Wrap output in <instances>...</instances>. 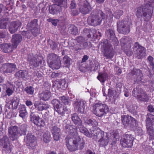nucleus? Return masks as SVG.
<instances>
[{
	"mask_svg": "<svg viewBox=\"0 0 154 154\" xmlns=\"http://www.w3.org/2000/svg\"><path fill=\"white\" fill-rule=\"evenodd\" d=\"M63 129L68 134L65 141L68 149L71 151H75L79 148L82 149L84 147L85 141L81 140L75 126L66 124H63Z\"/></svg>",
	"mask_w": 154,
	"mask_h": 154,
	"instance_id": "1",
	"label": "nucleus"
},
{
	"mask_svg": "<svg viewBox=\"0 0 154 154\" xmlns=\"http://www.w3.org/2000/svg\"><path fill=\"white\" fill-rule=\"evenodd\" d=\"M147 2L149 3L145 4L142 7L138 8L137 11V17H143L146 21L151 18L154 7V0H147Z\"/></svg>",
	"mask_w": 154,
	"mask_h": 154,
	"instance_id": "2",
	"label": "nucleus"
},
{
	"mask_svg": "<svg viewBox=\"0 0 154 154\" xmlns=\"http://www.w3.org/2000/svg\"><path fill=\"white\" fill-rule=\"evenodd\" d=\"M27 127L25 124L20 125L18 128L16 126L8 128L9 136L12 141L17 140L20 136L25 135L27 131Z\"/></svg>",
	"mask_w": 154,
	"mask_h": 154,
	"instance_id": "3",
	"label": "nucleus"
},
{
	"mask_svg": "<svg viewBox=\"0 0 154 154\" xmlns=\"http://www.w3.org/2000/svg\"><path fill=\"white\" fill-rule=\"evenodd\" d=\"M104 13L100 10H95L92 12L88 19L89 24L92 26L100 25L105 17Z\"/></svg>",
	"mask_w": 154,
	"mask_h": 154,
	"instance_id": "4",
	"label": "nucleus"
},
{
	"mask_svg": "<svg viewBox=\"0 0 154 154\" xmlns=\"http://www.w3.org/2000/svg\"><path fill=\"white\" fill-rule=\"evenodd\" d=\"M75 40L78 43L73 45L71 47V49L74 51L85 49H89L92 47V45L90 42H88L87 39L82 36L77 37Z\"/></svg>",
	"mask_w": 154,
	"mask_h": 154,
	"instance_id": "5",
	"label": "nucleus"
},
{
	"mask_svg": "<svg viewBox=\"0 0 154 154\" xmlns=\"http://www.w3.org/2000/svg\"><path fill=\"white\" fill-rule=\"evenodd\" d=\"M101 51L103 52V56L106 59H112L114 54L111 44L107 40H105L101 42Z\"/></svg>",
	"mask_w": 154,
	"mask_h": 154,
	"instance_id": "6",
	"label": "nucleus"
},
{
	"mask_svg": "<svg viewBox=\"0 0 154 154\" xmlns=\"http://www.w3.org/2000/svg\"><path fill=\"white\" fill-rule=\"evenodd\" d=\"M121 120L122 123L125 128H133L138 125L137 120L128 115L121 116Z\"/></svg>",
	"mask_w": 154,
	"mask_h": 154,
	"instance_id": "7",
	"label": "nucleus"
},
{
	"mask_svg": "<svg viewBox=\"0 0 154 154\" xmlns=\"http://www.w3.org/2000/svg\"><path fill=\"white\" fill-rule=\"evenodd\" d=\"M131 24L130 21H119L117 22V30L119 33L126 34L130 31V26Z\"/></svg>",
	"mask_w": 154,
	"mask_h": 154,
	"instance_id": "8",
	"label": "nucleus"
},
{
	"mask_svg": "<svg viewBox=\"0 0 154 154\" xmlns=\"http://www.w3.org/2000/svg\"><path fill=\"white\" fill-rule=\"evenodd\" d=\"M0 146L2 147V151L6 153H10L11 151L13 146L8 136H4L0 139Z\"/></svg>",
	"mask_w": 154,
	"mask_h": 154,
	"instance_id": "9",
	"label": "nucleus"
},
{
	"mask_svg": "<svg viewBox=\"0 0 154 154\" xmlns=\"http://www.w3.org/2000/svg\"><path fill=\"white\" fill-rule=\"evenodd\" d=\"M95 106V109L94 110L93 113L99 117H101L106 114L109 110L108 106L101 103H97Z\"/></svg>",
	"mask_w": 154,
	"mask_h": 154,
	"instance_id": "10",
	"label": "nucleus"
},
{
	"mask_svg": "<svg viewBox=\"0 0 154 154\" xmlns=\"http://www.w3.org/2000/svg\"><path fill=\"white\" fill-rule=\"evenodd\" d=\"M132 92L133 95L140 101L147 102L149 100L147 94L139 87L134 88Z\"/></svg>",
	"mask_w": 154,
	"mask_h": 154,
	"instance_id": "11",
	"label": "nucleus"
},
{
	"mask_svg": "<svg viewBox=\"0 0 154 154\" xmlns=\"http://www.w3.org/2000/svg\"><path fill=\"white\" fill-rule=\"evenodd\" d=\"M78 5L79 11L82 14H88L92 10L91 6L86 0H79Z\"/></svg>",
	"mask_w": 154,
	"mask_h": 154,
	"instance_id": "12",
	"label": "nucleus"
},
{
	"mask_svg": "<svg viewBox=\"0 0 154 154\" xmlns=\"http://www.w3.org/2000/svg\"><path fill=\"white\" fill-rule=\"evenodd\" d=\"M73 105L74 109L77 110L78 113L83 114L85 112V108L86 106V102L83 100L74 99Z\"/></svg>",
	"mask_w": 154,
	"mask_h": 154,
	"instance_id": "13",
	"label": "nucleus"
},
{
	"mask_svg": "<svg viewBox=\"0 0 154 154\" xmlns=\"http://www.w3.org/2000/svg\"><path fill=\"white\" fill-rule=\"evenodd\" d=\"M27 61L30 66L35 67H38L42 61L45 62L42 57L37 54L32 56L30 55L28 57Z\"/></svg>",
	"mask_w": 154,
	"mask_h": 154,
	"instance_id": "14",
	"label": "nucleus"
},
{
	"mask_svg": "<svg viewBox=\"0 0 154 154\" xmlns=\"http://www.w3.org/2000/svg\"><path fill=\"white\" fill-rule=\"evenodd\" d=\"M54 110L59 114L62 115L68 111V109L65 106H63L60 101L56 99L52 100L51 102Z\"/></svg>",
	"mask_w": 154,
	"mask_h": 154,
	"instance_id": "15",
	"label": "nucleus"
},
{
	"mask_svg": "<svg viewBox=\"0 0 154 154\" xmlns=\"http://www.w3.org/2000/svg\"><path fill=\"white\" fill-rule=\"evenodd\" d=\"M133 49L135 56L138 59H141L144 56L145 52V48L140 45L137 42L135 43Z\"/></svg>",
	"mask_w": 154,
	"mask_h": 154,
	"instance_id": "16",
	"label": "nucleus"
},
{
	"mask_svg": "<svg viewBox=\"0 0 154 154\" xmlns=\"http://www.w3.org/2000/svg\"><path fill=\"white\" fill-rule=\"evenodd\" d=\"M134 137L131 134L124 135L120 140V143L123 147H131L133 144Z\"/></svg>",
	"mask_w": 154,
	"mask_h": 154,
	"instance_id": "17",
	"label": "nucleus"
},
{
	"mask_svg": "<svg viewBox=\"0 0 154 154\" xmlns=\"http://www.w3.org/2000/svg\"><path fill=\"white\" fill-rule=\"evenodd\" d=\"M97 136L98 139H100L98 142L101 146H105L108 144L109 139L106 133L100 131Z\"/></svg>",
	"mask_w": 154,
	"mask_h": 154,
	"instance_id": "18",
	"label": "nucleus"
},
{
	"mask_svg": "<svg viewBox=\"0 0 154 154\" xmlns=\"http://www.w3.org/2000/svg\"><path fill=\"white\" fill-rule=\"evenodd\" d=\"M105 35L107 39L112 44L118 45V40L116 38L114 30L112 28L106 30L105 31Z\"/></svg>",
	"mask_w": 154,
	"mask_h": 154,
	"instance_id": "19",
	"label": "nucleus"
},
{
	"mask_svg": "<svg viewBox=\"0 0 154 154\" xmlns=\"http://www.w3.org/2000/svg\"><path fill=\"white\" fill-rule=\"evenodd\" d=\"M131 75L133 76L134 79V82L137 83H142L143 82L142 81L143 75L141 71L139 69H134L131 72Z\"/></svg>",
	"mask_w": 154,
	"mask_h": 154,
	"instance_id": "20",
	"label": "nucleus"
},
{
	"mask_svg": "<svg viewBox=\"0 0 154 154\" xmlns=\"http://www.w3.org/2000/svg\"><path fill=\"white\" fill-rule=\"evenodd\" d=\"M27 145L30 149H34L35 148L36 145V138L32 133H28L26 136Z\"/></svg>",
	"mask_w": 154,
	"mask_h": 154,
	"instance_id": "21",
	"label": "nucleus"
},
{
	"mask_svg": "<svg viewBox=\"0 0 154 154\" xmlns=\"http://www.w3.org/2000/svg\"><path fill=\"white\" fill-rule=\"evenodd\" d=\"M21 22L19 21H14L11 22L9 26V30L10 32L13 34L17 31L21 27Z\"/></svg>",
	"mask_w": 154,
	"mask_h": 154,
	"instance_id": "22",
	"label": "nucleus"
},
{
	"mask_svg": "<svg viewBox=\"0 0 154 154\" xmlns=\"http://www.w3.org/2000/svg\"><path fill=\"white\" fill-rule=\"evenodd\" d=\"M51 131L53 134L54 140H58L60 136V129L56 126L52 125L51 129Z\"/></svg>",
	"mask_w": 154,
	"mask_h": 154,
	"instance_id": "23",
	"label": "nucleus"
},
{
	"mask_svg": "<svg viewBox=\"0 0 154 154\" xmlns=\"http://www.w3.org/2000/svg\"><path fill=\"white\" fill-rule=\"evenodd\" d=\"M51 97V93L48 90L42 92L39 94L38 97L41 100L46 101L48 100Z\"/></svg>",
	"mask_w": 154,
	"mask_h": 154,
	"instance_id": "24",
	"label": "nucleus"
},
{
	"mask_svg": "<svg viewBox=\"0 0 154 154\" xmlns=\"http://www.w3.org/2000/svg\"><path fill=\"white\" fill-rule=\"evenodd\" d=\"M146 122V128L147 132L149 136V138L150 140L154 139V129L152 125L148 122V121Z\"/></svg>",
	"mask_w": 154,
	"mask_h": 154,
	"instance_id": "25",
	"label": "nucleus"
},
{
	"mask_svg": "<svg viewBox=\"0 0 154 154\" xmlns=\"http://www.w3.org/2000/svg\"><path fill=\"white\" fill-rule=\"evenodd\" d=\"M22 36L19 34H16L13 35L12 37V42L14 44V47L16 48L17 45L22 40Z\"/></svg>",
	"mask_w": 154,
	"mask_h": 154,
	"instance_id": "26",
	"label": "nucleus"
},
{
	"mask_svg": "<svg viewBox=\"0 0 154 154\" xmlns=\"http://www.w3.org/2000/svg\"><path fill=\"white\" fill-rule=\"evenodd\" d=\"M16 68V65L14 63H8L5 66L4 72L11 73L14 71Z\"/></svg>",
	"mask_w": 154,
	"mask_h": 154,
	"instance_id": "27",
	"label": "nucleus"
},
{
	"mask_svg": "<svg viewBox=\"0 0 154 154\" xmlns=\"http://www.w3.org/2000/svg\"><path fill=\"white\" fill-rule=\"evenodd\" d=\"M62 8L55 4L49 7L50 13L53 14H57L61 11Z\"/></svg>",
	"mask_w": 154,
	"mask_h": 154,
	"instance_id": "28",
	"label": "nucleus"
},
{
	"mask_svg": "<svg viewBox=\"0 0 154 154\" xmlns=\"http://www.w3.org/2000/svg\"><path fill=\"white\" fill-rule=\"evenodd\" d=\"M35 108L39 111H42L44 110H46L49 108L48 104L42 103H37L34 104Z\"/></svg>",
	"mask_w": 154,
	"mask_h": 154,
	"instance_id": "29",
	"label": "nucleus"
},
{
	"mask_svg": "<svg viewBox=\"0 0 154 154\" xmlns=\"http://www.w3.org/2000/svg\"><path fill=\"white\" fill-rule=\"evenodd\" d=\"M59 59V57L54 53L49 54L47 57V63L48 64Z\"/></svg>",
	"mask_w": 154,
	"mask_h": 154,
	"instance_id": "30",
	"label": "nucleus"
},
{
	"mask_svg": "<svg viewBox=\"0 0 154 154\" xmlns=\"http://www.w3.org/2000/svg\"><path fill=\"white\" fill-rule=\"evenodd\" d=\"M20 112L19 116L23 119L27 114L26 106L24 105H20L18 109Z\"/></svg>",
	"mask_w": 154,
	"mask_h": 154,
	"instance_id": "31",
	"label": "nucleus"
},
{
	"mask_svg": "<svg viewBox=\"0 0 154 154\" xmlns=\"http://www.w3.org/2000/svg\"><path fill=\"white\" fill-rule=\"evenodd\" d=\"M109 75L106 72L99 73L97 77L101 83H103L108 78Z\"/></svg>",
	"mask_w": 154,
	"mask_h": 154,
	"instance_id": "32",
	"label": "nucleus"
},
{
	"mask_svg": "<svg viewBox=\"0 0 154 154\" xmlns=\"http://www.w3.org/2000/svg\"><path fill=\"white\" fill-rule=\"evenodd\" d=\"M84 124L85 125H88L92 127L96 126L98 125V122L93 119H89L87 120L84 119Z\"/></svg>",
	"mask_w": 154,
	"mask_h": 154,
	"instance_id": "33",
	"label": "nucleus"
},
{
	"mask_svg": "<svg viewBox=\"0 0 154 154\" xmlns=\"http://www.w3.org/2000/svg\"><path fill=\"white\" fill-rule=\"evenodd\" d=\"M0 48H1L2 51L5 53L9 52L11 51L12 50V47L10 43L1 44Z\"/></svg>",
	"mask_w": 154,
	"mask_h": 154,
	"instance_id": "34",
	"label": "nucleus"
},
{
	"mask_svg": "<svg viewBox=\"0 0 154 154\" xmlns=\"http://www.w3.org/2000/svg\"><path fill=\"white\" fill-rule=\"evenodd\" d=\"M71 118L72 121L75 125H82V121L76 113L72 114Z\"/></svg>",
	"mask_w": 154,
	"mask_h": 154,
	"instance_id": "35",
	"label": "nucleus"
},
{
	"mask_svg": "<svg viewBox=\"0 0 154 154\" xmlns=\"http://www.w3.org/2000/svg\"><path fill=\"white\" fill-rule=\"evenodd\" d=\"M49 66L53 69H58L60 67L61 62L59 60L48 64Z\"/></svg>",
	"mask_w": 154,
	"mask_h": 154,
	"instance_id": "36",
	"label": "nucleus"
},
{
	"mask_svg": "<svg viewBox=\"0 0 154 154\" xmlns=\"http://www.w3.org/2000/svg\"><path fill=\"white\" fill-rule=\"evenodd\" d=\"M37 24V20L34 19L31 20L30 23H28L27 25V28L30 30L36 28V26Z\"/></svg>",
	"mask_w": 154,
	"mask_h": 154,
	"instance_id": "37",
	"label": "nucleus"
},
{
	"mask_svg": "<svg viewBox=\"0 0 154 154\" xmlns=\"http://www.w3.org/2000/svg\"><path fill=\"white\" fill-rule=\"evenodd\" d=\"M26 74V71L20 70L15 73V75L16 78L19 79H24L25 78Z\"/></svg>",
	"mask_w": 154,
	"mask_h": 154,
	"instance_id": "38",
	"label": "nucleus"
},
{
	"mask_svg": "<svg viewBox=\"0 0 154 154\" xmlns=\"http://www.w3.org/2000/svg\"><path fill=\"white\" fill-rule=\"evenodd\" d=\"M51 137L50 132L46 131L43 136V140L44 142L46 143H49L51 140Z\"/></svg>",
	"mask_w": 154,
	"mask_h": 154,
	"instance_id": "39",
	"label": "nucleus"
},
{
	"mask_svg": "<svg viewBox=\"0 0 154 154\" xmlns=\"http://www.w3.org/2000/svg\"><path fill=\"white\" fill-rule=\"evenodd\" d=\"M56 84L57 85L58 88H62L63 90L65 89L67 87L66 81L63 79L57 81Z\"/></svg>",
	"mask_w": 154,
	"mask_h": 154,
	"instance_id": "40",
	"label": "nucleus"
},
{
	"mask_svg": "<svg viewBox=\"0 0 154 154\" xmlns=\"http://www.w3.org/2000/svg\"><path fill=\"white\" fill-rule=\"evenodd\" d=\"M19 98L17 97H14L11 100V104L14 109L17 108L19 102Z\"/></svg>",
	"mask_w": 154,
	"mask_h": 154,
	"instance_id": "41",
	"label": "nucleus"
},
{
	"mask_svg": "<svg viewBox=\"0 0 154 154\" xmlns=\"http://www.w3.org/2000/svg\"><path fill=\"white\" fill-rule=\"evenodd\" d=\"M68 29L69 32L72 34L75 35L78 33V30L77 27L74 25H71Z\"/></svg>",
	"mask_w": 154,
	"mask_h": 154,
	"instance_id": "42",
	"label": "nucleus"
},
{
	"mask_svg": "<svg viewBox=\"0 0 154 154\" xmlns=\"http://www.w3.org/2000/svg\"><path fill=\"white\" fill-rule=\"evenodd\" d=\"M80 132L83 133L85 135L88 137H91L93 135L91 134L88 130L85 127H82L80 128L79 129Z\"/></svg>",
	"mask_w": 154,
	"mask_h": 154,
	"instance_id": "43",
	"label": "nucleus"
},
{
	"mask_svg": "<svg viewBox=\"0 0 154 154\" xmlns=\"http://www.w3.org/2000/svg\"><path fill=\"white\" fill-rule=\"evenodd\" d=\"M55 4L60 6L62 8H65L66 3L65 0H54Z\"/></svg>",
	"mask_w": 154,
	"mask_h": 154,
	"instance_id": "44",
	"label": "nucleus"
},
{
	"mask_svg": "<svg viewBox=\"0 0 154 154\" xmlns=\"http://www.w3.org/2000/svg\"><path fill=\"white\" fill-rule=\"evenodd\" d=\"M148 120L149 123L154 125V115L150 113L146 115V118L145 120L146 122H147V121Z\"/></svg>",
	"mask_w": 154,
	"mask_h": 154,
	"instance_id": "45",
	"label": "nucleus"
},
{
	"mask_svg": "<svg viewBox=\"0 0 154 154\" xmlns=\"http://www.w3.org/2000/svg\"><path fill=\"white\" fill-rule=\"evenodd\" d=\"M108 91V95L110 99L111 100L114 99L116 94V91L112 89H109Z\"/></svg>",
	"mask_w": 154,
	"mask_h": 154,
	"instance_id": "46",
	"label": "nucleus"
},
{
	"mask_svg": "<svg viewBox=\"0 0 154 154\" xmlns=\"http://www.w3.org/2000/svg\"><path fill=\"white\" fill-rule=\"evenodd\" d=\"M127 107L130 112L134 113L136 112L137 107L135 105L131 103L127 105Z\"/></svg>",
	"mask_w": 154,
	"mask_h": 154,
	"instance_id": "47",
	"label": "nucleus"
},
{
	"mask_svg": "<svg viewBox=\"0 0 154 154\" xmlns=\"http://www.w3.org/2000/svg\"><path fill=\"white\" fill-rule=\"evenodd\" d=\"M123 13V11L122 10H117L113 14H112L111 15H110V18H112L113 15L115 18L119 19L120 18L121 16L122 15Z\"/></svg>",
	"mask_w": 154,
	"mask_h": 154,
	"instance_id": "48",
	"label": "nucleus"
},
{
	"mask_svg": "<svg viewBox=\"0 0 154 154\" xmlns=\"http://www.w3.org/2000/svg\"><path fill=\"white\" fill-rule=\"evenodd\" d=\"M48 45L50 46V48L53 50L56 49L57 48L58 44L51 40H48Z\"/></svg>",
	"mask_w": 154,
	"mask_h": 154,
	"instance_id": "49",
	"label": "nucleus"
},
{
	"mask_svg": "<svg viewBox=\"0 0 154 154\" xmlns=\"http://www.w3.org/2000/svg\"><path fill=\"white\" fill-rule=\"evenodd\" d=\"M30 116L31 121H32L35 124L40 118L38 116L36 115L32 112L31 113Z\"/></svg>",
	"mask_w": 154,
	"mask_h": 154,
	"instance_id": "50",
	"label": "nucleus"
},
{
	"mask_svg": "<svg viewBox=\"0 0 154 154\" xmlns=\"http://www.w3.org/2000/svg\"><path fill=\"white\" fill-rule=\"evenodd\" d=\"M8 18H3L0 21V29H6L7 24Z\"/></svg>",
	"mask_w": 154,
	"mask_h": 154,
	"instance_id": "51",
	"label": "nucleus"
},
{
	"mask_svg": "<svg viewBox=\"0 0 154 154\" xmlns=\"http://www.w3.org/2000/svg\"><path fill=\"white\" fill-rule=\"evenodd\" d=\"M92 32L91 30L89 29L85 28L84 29L83 34L84 35L86 36L88 38H90L91 37Z\"/></svg>",
	"mask_w": 154,
	"mask_h": 154,
	"instance_id": "52",
	"label": "nucleus"
},
{
	"mask_svg": "<svg viewBox=\"0 0 154 154\" xmlns=\"http://www.w3.org/2000/svg\"><path fill=\"white\" fill-rule=\"evenodd\" d=\"M24 90L27 94L32 95L34 93V88L32 86H28L25 88Z\"/></svg>",
	"mask_w": 154,
	"mask_h": 154,
	"instance_id": "53",
	"label": "nucleus"
},
{
	"mask_svg": "<svg viewBox=\"0 0 154 154\" xmlns=\"http://www.w3.org/2000/svg\"><path fill=\"white\" fill-rule=\"evenodd\" d=\"M129 39V38L125 36L122 38L120 40L121 46H125L128 43Z\"/></svg>",
	"mask_w": 154,
	"mask_h": 154,
	"instance_id": "54",
	"label": "nucleus"
},
{
	"mask_svg": "<svg viewBox=\"0 0 154 154\" xmlns=\"http://www.w3.org/2000/svg\"><path fill=\"white\" fill-rule=\"evenodd\" d=\"M35 125L38 127H43L45 125V122L44 120L40 118Z\"/></svg>",
	"mask_w": 154,
	"mask_h": 154,
	"instance_id": "55",
	"label": "nucleus"
},
{
	"mask_svg": "<svg viewBox=\"0 0 154 154\" xmlns=\"http://www.w3.org/2000/svg\"><path fill=\"white\" fill-rule=\"evenodd\" d=\"M32 34L31 30H28L27 31H23L22 32V34L26 38H29L31 36Z\"/></svg>",
	"mask_w": 154,
	"mask_h": 154,
	"instance_id": "56",
	"label": "nucleus"
},
{
	"mask_svg": "<svg viewBox=\"0 0 154 154\" xmlns=\"http://www.w3.org/2000/svg\"><path fill=\"white\" fill-rule=\"evenodd\" d=\"M48 21L51 22L52 24L54 26H56L57 23L59 21V20L57 19H54L53 18H49L47 19Z\"/></svg>",
	"mask_w": 154,
	"mask_h": 154,
	"instance_id": "57",
	"label": "nucleus"
},
{
	"mask_svg": "<svg viewBox=\"0 0 154 154\" xmlns=\"http://www.w3.org/2000/svg\"><path fill=\"white\" fill-rule=\"evenodd\" d=\"M31 32L32 34L35 37L37 36L39 33V31L37 28L31 30Z\"/></svg>",
	"mask_w": 154,
	"mask_h": 154,
	"instance_id": "58",
	"label": "nucleus"
},
{
	"mask_svg": "<svg viewBox=\"0 0 154 154\" xmlns=\"http://www.w3.org/2000/svg\"><path fill=\"white\" fill-rule=\"evenodd\" d=\"M64 63L67 65L69 64L70 61V58L67 56H65L63 58Z\"/></svg>",
	"mask_w": 154,
	"mask_h": 154,
	"instance_id": "59",
	"label": "nucleus"
},
{
	"mask_svg": "<svg viewBox=\"0 0 154 154\" xmlns=\"http://www.w3.org/2000/svg\"><path fill=\"white\" fill-rule=\"evenodd\" d=\"M13 87V85H11L10 87V88H8L6 90V93L8 95V96H10L13 93V91L12 90V89L11 88H12Z\"/></svg>",
	"mask_w": 154,
	"mask_h": 154,
	"instance_id": "60",
	"label": "nucleus"
},
{
	"mask_svg": "<svg viewBox=\"0 0 154 154\" xmlns=\"http://www.w3.org/2000/svg\"><path fill=\"white\" fill-rule=\"evenodd\" d=\"M147 59L149 62L150 65L153 67L154 66V64L153 62V57L151 56H150L148 57Z\"/></svg>",
	"mask_w": 154,
	"mask_h": 154,
	"instance_id": "61",
	"label": "nucleus"
},
{
	"mask_svg": "<svg viewBox=\"0 0 154 154\" xmlns=\"http://www.w3.org/2000/svg\"><path fill=\"white\" fill-rule=\"evenodd\" d=\"M62 102L65 104H66L69 103L68 99L65 97L63 96L61 97Z\"/></svg>",
	"mask_w": 154,
	"mask_h": 154,
	"instance_id": "62",
	"label": "nucleus"
},
{
	"mask_svg": "<svg viewBox=\"0 0 154 154\" xmlns=\"http://www.w3.org/2000/svg\"><path fill=\"white\" fill-rule=\"evenodd\" d=\"M65 29L66 27L64 26L61 27L60 29V33L63 35H65L66 34Z\"/></svg>",
	"mask_w": 154,
	"mask_h": 154,
	"instance_id": "63",
	"label": "nucleus"
},
{
	"mask_svg": "<svg viewBox=\"0 0 154 154\" xmlns=\"http://www.w3.org/2000/svg\"><path fill=\"white\" fill-rule=\"evenodd\" d=\"M122 84L121 83H118L116 85V88L118 91H120L122 88Z\"/></svg>",
	"mask_w": 154,
	"mask_h": 154,
	"instance_id": "64",
	"label": "nucleus"
}]
</instances>
